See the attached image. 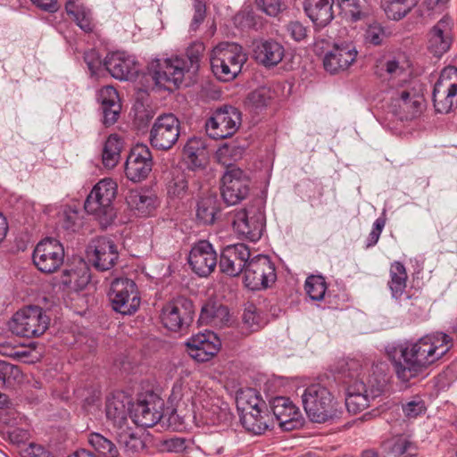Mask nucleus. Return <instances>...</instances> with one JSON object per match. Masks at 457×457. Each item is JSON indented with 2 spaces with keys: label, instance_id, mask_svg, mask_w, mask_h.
<instances>
[{
  "label": "nucleus",
  "instance_id": "11",
  "mask_svg": "<svg viewBox=\"0 0 457 457\" xmlns=\"http://www.w3.org/2000/svg\"><path fill=\"white\" fill-rule=\"evenodd\" d=\"M49 319L38 306H27L19 310L9 322L11 331L20 337H35L45 333Z\"/></svg>",
  "mask_w": 457,
  "mask_h": 457
},
{
  "label": "nucleus",
  "instance_id": "44",
  "mask_svg": "<svg viewBox=\"0 0 457 457\" xmlns=\"http://www.w3.org/2000/svg\"><path fill=\"white\" fill-rule=\"evenodd\" d=\"M242 320L243 327L248 332L257 331L265 324V320L258 312L256 306L252 303L245 306Z\"/></svg>",
  "mask_w": 457,
  "mask_h": 457
},
{
  "label": "nucleus",
  "instance_id": "64",
  "mask_svg": "<svg viewBox=\"0 0 457 457\" xmlns=\"http://www.w3.org/2000/svg\"><path fill=\"white\" fill-rule=\"evenodd\" d=\"M386 71L390 76L397 77L403 73V69L399 65V62L394 59L386 62Z\"/></svg>",
  "mask_w": 457,
  "mask_h": 457
},
{
  "label": "nucleus",
  "instance_id": "32",
  "mask_svg": "<svg viewBox=\"0 0 457 457\" xmlns=\"http://www.w3.org/2000/svg\"><path fill=\"white\" fill-rule=\"evenodd\" d=\"M126 203L136 215H151L158 206L157 196L149 191L131 190L126 196Z\"/></svg>",
  "mask_w": 457,
  "mask_h": 457
},
{
  "label": "nucleus",
  "instance_id": "29",
  "mask_svg": "<svg viewBox=\"0 0 457 457\" xmlns=\"http://www.w3.org/2000/svg\"><path fill=\"white\" fill-rule=\"evenodd\" d=\"M285 56L284 46L276 40H261L254 43L253 57L266 68L277 66Z\"/></svg>",
  "mask_w": 457,
  "mask_h": 457
},
{
  "label": "nucleus",
  "instance_id": "37",
  "mask_svg": "<svg viewBox=\"0 0 457 457\" xmlns=\"http://www.w3.org/2000/svg\"><path fill=\"white\" fill-rule=\"evenodd\" d=\"M199 320L202 323L222 327L229 321L228 310L224 305L207 303L202 308Z\"/></svg>",
  "mask_w": 457,
  "mask_h": 457
},
{
  "label": "nucleus",
  "instance_id": "20",
  "mask_svg": "<svg viewBox=\"0 0 457 457\" xmlns=\"http://www.w3.org/2000/svg\"><path fill=\"white\" fill-rule=\"evenodd\" d=\"M87 258L96 270H109L119 259L117 245L108 237H97L87 247Z\"/></svg>",
  "mask_w": 457,
  "mask_h": 457
},
{
  "label": "nucleus",
  "instance_id": "42",
  "mask_svg": "<svg viewBox=\"0 0 457 457\" xmlns=\"http://www.w3.org/2000/svg\"><path fill=\"white\" fill-rule=\"evenodd\" d=\"M61 281L66 287L74 291H79L88 284L89 274L85 268L79 270H65L62 272Z\"/></svg>",
  "mask_w": 457,
  "mask_h": 457
},
{
  "label": "nucleus",
  "instance_id": "52",
  "mask_svg": "<svg viewBox=\"0 0 457 457\" xmlns=\"http://www.w3.org/2000/svg\"><path fill=\"white\" fill-rule=\"evenodd\" d=\"M21 378V372L17 366L0 361V385L19 380Z\"/></svg>",
  "mask_w": 457,
  "mask_h": 457
},
{
  "label": "nucleus",
  "instance_id": "19",
  "mask_svg": "<svg viewBox=\"0 0 457 457\" xmlns=\"http://www.w3.org/2000/svg\"><path fill=\"white\" fill-rule=\"evenodd\" d=\"M185 345L192 359L197 362H205L218 353L221 342L214 332L205 330L190 337Z\"/></svg>",
  "mask_w": 457,
  "mask_h": 457
},
{
  "label": "nucleus",
  "instance_id": "59",
  "mask_svg": "<svg viewBox=\"0 0 457 457\" xmlns=\"http://www.w3.org/2000/svg\"><path fill=\"white\" fill-rule=\"evenodd\" d=\"M426 408L421 400H413L403 406L404 414L409 418H416L425 411Z\"/></svg>",
  "mask_w": 457,
  "mask_h": 457
},
{
  "label": "nucleus",
  "instance_id": "54",
  "mask_svg": "<svg viewBox=\"0 0 457 457\" xmlns=\"http://www.w3.org/2000/svg\"><path fill=\"white\" fill-rule=\"evenodd\" d=\"M271 99L270 91L267 88H259L252 92L248 100L255 108L266 106Z\"/></svg>",
  "mask_w": 457,
  "mask_h": 457
},
{
  "label": "nucleus",
  "instance_id": "51",
  "mask_svg": "<svg viewBox=\"0 0 457 457\" xmlns=\"http://www.w3.org/2000/svg\"><path fill=\"white\" fill-rule=\"evenodd\" d=\"M199 449L207 456H215L223 453L222 439L219 435L206 437Z\"/></svg>",
  "mask_w": 457,
  "mask_h": 457
},
{
  "label": "nucleus",
  "instance_id": "63",
  "mask_svg": "<svg viewBox=\"0 0 457 457\" xmlns=\"http://www.w3.org/2000/svg\"><path fill=\"white\" fill-rule=\"evenodd\" d=\"M41 9L49 12H54L58 10V4L56 0H31Z\"/></svg>",
  "mask_w": 457,
  "mask_h": 457
},
{
  "label": "nucleus",
  "instance_id": "28",
  "mask_svg": "<svg viewBox=\"0 0 457 457\" xmlns=\"http://www.w3.org/2000/svg\"><path fill=\"white\" fill-rule=\"evenodd\" d=\"M453 20L445 16L431 29L428 34V48L436 55L447 52L453 41Z\"/></svg>",
  "mask_w": 457,
  "mask_h": 457
},
{
  "label": "nucleus",
  "instance_id": "49",
  "mask_svg": "<svg viewBox=\"0 0 457 457\" xmlns=\"http://www.w3.org/2000/svg\"><path fill=\"white\" fill-rule=\"evenodd\" d=\"M120 432L118 433V441L123 445L125 450L129 453L138 452L144 447V443L140 437L130 432L125 426Z\"/></svg>",
  "mask_w": 457,
  "mask_h": 457
},
{
  "label": "nucleus",
  "instance_id": "3",
  "mask_svg": "<svg viewBox=\"0 0 457 457\" xmlns=\"http://www.w3.org/2000/svg\"><path fill=\"white\" fill-rule=\"evenodd\" d=\"M341 380L345 390V406L348 412L357 414L367 409L370 402L379 396L386 385V376L378 374L363 381L362 364L348 360L341 366Z\"/></svg>",
  "mask_w": 457,
  "mask_h": 457
},
{
  "label": "nucleus",
  "instance_id": "61",
  "mask_svg": "<svg viewBox=\"0 0 457 457\" xmlns=\"http://www.w3.org/2000/svg\"><path fill=\"white\" fill-rule=\"evenodd\" d=\"M194 7L195 13L191 22V29L196 30L205 18V5L202 1H195Z\"/></svg>",
  "mask_w": 457,
  "mask_h": 457
},
{
  "label": "nucleus",
  "instance_id": "56",
  "mask_svg": "<svg viewBox=\"0 0 457 457\" xmlns=\"http://www.w3.org/2000/svg\"><path fill=\"white\" fill-rule=\"evenodd\" d=\"M6 435L9 441L13 445L24 444L29 438V432L24 428L11 427L7 429Z\"/></svg>",
  "mask_w": 457,
  "mask_h": 457
},
{
  "label": "nucleus",
  "instance_id": "47",
  "mask_svg": "<svg viewBox=\"0 0 457 457\" xmlns=\"http://www.w3.org/2000/svg\"><path fill=\"white\" fill-rule=\"evenodd\" d=\"M305 290L311 299L320 301L324 298L327 286L323 277L310 276L305 281Z\"/></svg>",
  "mask_w": 457,
  "mask_h": 457
},
{
  "label": "nucleus",
  "instance_id": "40",
  "mask_svg": "<svg viewBox=\"0 0 457 457\" xmlns=\"http://www.w3.org/2000/svg\"><path fill=\"white\" fill-rule=\"evenodd\" d=\"M237 405L242 413L260 411L266 407V403L260 398L257 392L252 388L242 390L237 394Z\"/></svg>",
  "mask_w": 457,
  "mask_h": 457
},
{
  "label": "nucleus",
  "instance_id": "31",
  "mask_svg": "<svg viewBox=\"0 0 457 457\" xmlns=\"http://www.w3.org/2000/svg\"><path fill=\"white\" fill-rule=\"evenodd\" d=\"M97 100L103 111L105 126L114 124L121 111V104L117 90L112 86H104L97 92Z\"/></svg>",
  "mask_w": 457,
  "mask_h": 457
},
{
  "label": "nucleus",
  "instance_id": "57",
  "mask_svg": "<svg viewBox=\"0 0 457 457\" xmlns=\"http://www.w3.org/2000/svg\"><path fill=\"white\" fill-rule=\"evenodd\" d=\"M163 448L170 453H183L187 448V440L182 437H171L162 443Z\"/></svg>",
  "mask_w": 457,
  "mask_h": 457
},
{
  "label": "nucleus",
  "instance_id": "10",
  "mask_svg": "<svg viewBox=\"0 0 457 457\" xmlns=\"http://www.w3.org/2000/svg\"><path fill=\"white\" fill-rule=\"evenodd\" d=\"M389 108L400 120H412L422 113L425 100L420 89L410 82L401 85L392 92Z\"/></svg>",
  "mask_w": 457,
  "mask_h": 457
},
{
  "label": "nucleus",
  "instance_id": "46",
  "mask_svg": "<svg viewBox=\"0 0 457 457\" xmlns=\"http://www.w3.org/2000/svg\"><path fill=\"white\" fill-rule=\"evenodd\" d=\"M386 445L395 457H411L416 454L414 445L403 436L395 437L393 440L387 442Z\"/></svg>",
  "mask_w": 457,
  "mask_h": 457
},
{
  "label": "nucleus",
  "instance_id": "33",
  "mask_svg": "<svg viewBox=\"0 0 457 457\" xmlns=\"http://www.w3.org/2000/svg\"><path fill=\"white\" fill-rule=\"evenodd\" d=\"M161 403L138 402L131 410L134 422L141 427L154 426L162 417Z\"/></svg>",
  "mask_w": 457,
  "mask_h": 457
},
{
  "label": "nucleus",
  "instance_id": "41",
  "mask_svg": "<svg viewBox=\"0 0 457 457\" xmlns=\"http://www.w3.org/2000/svg\"><path fill=\"white\" fill-rule=\"evenodd\" d=\"M415 5L414 0H383L382 7L388 19L399 21Z\"/></svg>",
  "mask_w": 457,
  "mask_h": 457
},
{
  "label": "nucleus",
  "instance_id": "26",
  "mask_svg": "<svg viewBox=\"0 0 457 457\" xmlns=\"http://www.w3.org/2000/svg\"><path fill=\"white\" fill-rule=\"evenodd\" d=\"M357 50L353 43L336 44L326 54L323 65L327 71L337 73L346 70L356 59Z\"/></svg>",
  "mask_w": 457,
  "mask_h": 457
},
{
  "label": "nucleus",
  "instance_id": "38",
  "mask_svg": "<svg viewBox=\"0 0 457 457\" xmlns=\"http://www.w3.org/2000/svg\"><path fill=\"white\" fill-rule=\"evenodd\" d=\"M122 147V141L118 136L108 137L102 151V162L106 169H112L118 164Z\"/></svg>",
  "mask_w": 457,
  "mask_h": 457
},
{
  "label": "nucleus",
  "instance_id": "58",
  "mask_svg": "<svg viewBox=\"0 0 457 457\" xmlns=\"http://www.w3.org/2000/svg\"><path fill=\"white\" fill-rule=\"evenodd\" d=\"M255 4L260 10L270 16L277 15L281 8L280 0H255Z\"/></svg>",
  "mask_w": 457,
  "mask_h": 457
},
{
  "label": "nucleus",
  "instance_id": "22",
  "mask_svg": "<svg viewBox=\"0 0 457 457\" xmlns=\"http://www.w3.org/2000/svg\"><path fill=\"white\" fill-rule=\"evenodd\" d=\"M153 168L152 154L145 145H135L126 160L125 173L134 182L146 179Z\"/></svg>",
  "mask_w": 457,
  "mask_h": 457
},
{
  "label": "nucleus",
  "instance_id": "6",
  "mask_svg": "<svg viewBox=\"0 0 457 457\" xmlns=\"http://www.w3.org/2000/svg\"><path fill=\"white\" fill-rule=\"evenodd\" d=\"M247 55L241 46L222 42L210 54L211 68L214 76L221 81L233 80L242 71Z\"/></svg>",
  "mask_w": 457,
  "mask_h": 457
},
{
  "label": "nucleus",
  "instance_id": "24",
  "mask_svg": "<svg viewBox=\"0 0 457 457\" xmlns=\"http://www.w3.org/2000/svg\"><path fill=\"white\" fill-rule=\"evenodd\" d=\"M188 264L199 277L209 276L217 264V254L212 245L206 240L195 243L189 252Z\"/></svg>",
  "mask_w": 457,
  "mask_h": 457
},
{
  "label": "nucleus",
  "instance_id": "23",
  "mask_svg": "<svg viewBox=\"0 0 457 457\" xmlns=\"http://www.w3.org/2000/svg\"><path fill=\"white\" fill-rule=\"evenodd\" d=\"M250 256V249L245 244L227 245L220 254V271L231 277L239 275L245 271L247 262L251 260Z\"/></svg>",
  "mask_w": 457,
  "mask_h": 457
},
{
  "label": "nucleus",
  "instance_id": "50",
  "mask_svg": "<svg viewBox=\"0 0 457 457\" xmlns=\"http://www.w3.org/2000/svg\"><path fill=\"white\" fill-rule=\"evenodd\" d=\"M58 222L64 229L74 230L79 225V214L75 208L64 207L59 212Z\"/></svg>",
  "mask_w": 457,
  "mask_h": 457
},
{
  "label": "nucleus",
  "instance_id": "27",
  "mask_svg": "<svg viewBox=\"0 0 457 457\" xmlns=\"http://www.w3.org/2000/svg\"><path fill=\"white\" fill-rule=\"evenodd\" d=\"M272 419L274 418L279 427L287 431L293 430L301 426V412L299 409L286 397H276L271 402Z\"/></svg>",
  "mask_w": 457,
  "mask_h": 457
},
{
  "label": "nucleus",
  "instance_id": "18",
  "mask_svg": "<svg viewBox=\"0 0 457 457\" xmlns=\"http://www.w3.org/2000/svg\"><path fill=\"white\" fill-rule=\"evenodd\" d=\"M241 123L240 112L228 106L217 110L206 121L205 129L210 137L222 139L231 137Z\"/></svg>",
  "mask_w": 457,
  "mask_h": 457
},
{
  "label": "nucleus",
  "instance_id": "14",
  "mask_svg": "<svg viewBox=\"0 0 457 457\" xmlns=\"http://www.w3.org/2000/svg\"><path fill=\"white\" fill-rule=\"evenodd\" d=\"M244 278L245 287L251 290L267 288L276 281L275 265L267 255L258 254L247 262Z\"/></svg>",
  "mask_w": 457,
  "mask_h": 457
},
{
  "label": "nucleus",
  "instance_id": "7",
  "mask_svg": "<svg viewBox=\"0 0 457 457\" xmlns=\"http://www.w3.org/2000/svg\"><path fill=\"white\" fill-rule=\"evenodd\" d=\"M301 397L312 421L323 423L337 415V401L327 386L320 383L312 384L303 390Z\"/></svg>",
  "mask_w": 457,
  "mask_h": 457
},
{
  "label": "nucleus",
  "instance_id": "1",
  "mask_svg": "<svg viewBox=\"0 0 457 457\" xmlns=\"http://www.w3.org/2000/svg\"><path fill=\"white\" fill-rule=\"evenodd\" d=\"M452 346L448 335L436 333L416 341L389 345L386 352L397 378L407 383L441 359Z\"/></svg>",
  "mask_w": 457,
  "mask_h": 457
},
{
  "label": "nucleus",
  "instance_id": "53",
  "mask_svg": "<svg viewBox=\"0 0 457 457\" xmlns=\"http://www.w3.org/2000/svg\"><path fill=\"white\" fill-rule=\"evenodd\" d=\"M385 37V31L382 26L378 22H373L368 26L365 31L364 38L367 44L373 46L380 45Z\"/></svg>",
  "mask_w": 457,
  "mask_h": 457
},
{
  "label": "nucleus",
  "instance_id": "48",
  "mask_svg": "<svg viewBox=\"0 0 457 457\" xmlns=\"http://www.w3.org/2000/svg\"><path fill=\"white\" fill-rule=\"evenodd\" d=\"M216 207L212 198H206L197 204L196 218L205 225L212 224L215 220Z\"/></svg>",
  "mask_w": 457,
  "mask_h": 457
},
{
  "label": "nucleus",
  "instance_id": "25",
  "mask_svg": "<svg viewBox=\"0 0 457 457\" xmlns=\"http://www.w3.org/2000/svg\"><path fill=\"white\" fill-rule=\"evenodd\" d=\"M104 68L116 79L129 80L137 73L135 57L124 52L109 54L104 61Z\"/></svg>",
  "mask_w": 457,
  "mask_h": 457
},
{
  "label": "nucleus",
  "instance_id": "60",
  "mask_svg": "<svg viewBox=\"0 0 457 457\" xmlns=\"http://www.w3.org/2000/svg\"><path fill=\"white\" fill-rule=\"evenodd\" d=\"M287 31L295 41H302L307 36L306 28L299 21H292L287 26Z\"/></svg>",
  "mask_w": 457,
  "mask_h": 457
},
{
  "label": "nucleus",
  "instance_id": "36",
  "mask_svg": "<svg viewBox=\"0 0 457 457\" xmlns=\"http://www.w3.org/2000/svg\"><path fill=\"white\" fill-rule=\"evenodd\" d=\"M65 11L84 32L90 33L94 30L95 23L92 12L83 4H78L74 0H68Z\"/></svg>",
  "mask_w": 457,
  "mask_h": 457
},
{
  "label": "nucleus",
  "instance_id": "30",
  "mask_svg": "<svg viewBox=\"0 0 457 457\" xmlns=\"http://www.w3.org/2000/svg\"><path fill=\"white\" fill-rule=\"evenodd\" d=\"M131 401L122 393L115 394L107 398L105 414L114 428L122 429L127 426L128 414L130 411Z\"/></svg>",
  "mask_w": 457,
  "mask_h": 457
},
{
  "label": "nucleus",
  "instance_id": "21",
  "mask_svg": "<svg viewBox=\"0 0 457 457\" xmlns=\"http://www.w3.org/2000/svg\"><path fill=\"white\" fill-rule=\"evenodd\" d=\"M192 303L183 297L167 303L161 313L163 326L170 331H179L192 320Z\"/></svg>",
  "mask_w": 457,
  "mask_h": 457
},
{
  "label": "nucleus",
  "instance_id": "17",
  "mask_svg": "<svg viewBox=\"0 0 457 457\" xmlns=\"http://www.w3.org/2000/svg\"><path fill=\"white\" fill-rule=\"evenodd\" d=\"M234 231L241 237L252 242L258 241L264 227V215L255 207L235 212L232 218Z\"/></svg>",
  "mask_w": 457,
  "mask_h": 457
},
{
  "label": "nucleus",
  "instance_id": "5",
  "mask_svg": "<svg viewBox=\"0 0 457 457\" xmlns=\"http://www.w3.org/2000/svg\"><path fill=\"white\" fill-rule=\"evenodd\" d=\"M195 47L197 54L188 58L173 56L153 61L150 64V72L155 84L167 90L178 87L182 83L186 72L198 67L199 54L203 52L204 46L197 44Z\"/></svg>",
  "mask_w": 457,
  "mask_h": 457
},
{
  "label": "nucleus",
  "instance_id": "2",
  "mask_svg": "<svg viewBox=\"0 0 457 457\" xmlns=\"http://www.w3.org/2000/svg\"><path fill=\"white\" fill-rule=\"evenodd\" d=\"M170 401L177 403V408L170 417V420L179 418L178 413H193L183 415L179 426L186 424L190 418L197 426H214L230 420V411L227 403L222 401L212 390L199 388L194 395L186 390L182 384L174 385Z\"/></svg>",
  "mask_w": 457,
  "mask_h": 457
},
{
  "label": "nucleus",
  "instance_id": "43",
  "mask_svg": "<svg viewBox=\"0 0 457 457\" xmlns=\"http://www.w3.org/2000/svg\"><path fill=\"white\" fill-rule=\"evenodd\" d=\"M88 443L104 457H118L119 455V451L116 445L111 440L99 433L89 434Z\"/></svg>",
  "mask_w": 457,
  "mask_h": 457
},
{
  "label": "nucleus",
  "instance_id": "13",
  "mask_svg": "<svg viewBox=\"0 0 457 457\" xmlns=\"http://www.w3.org/2000/svg\"><path fill=\"white\" fill-rule=\"evenodd\" d=\"M435 109L440 113H449L457 108V69L445 68L433 90Z\"/></svg>",
  "mask_w": 457,
  "mask_h": 457
},
{
  "label": "nucleus",
  "instance_id": "9",
  "mask_svg": "<svg viewBox=\"0 0 457 457\" xmlns=\"http://www.w3.org/2000/svg\"><path fill=\"white\" fill-rule=\"evenodd\" d=\"M117 184L112 179L100 180L91 190L85 202V210L95 215L102 224H110L115 218L112 202L116 196Z\"/></svg>",
  "mask_w": 457,
  "mask_h": 457
},
{
  "label": "nucleus",
  "instance_id": "8",
  "mask_svg": "<svg viewBox=\"0 0 457 457\" xmlns=\"http://www.w3.org/2000/svg\"><path fill=\"white\" fill-rule=\"evenodd\" d=\"M335 0H304L303 10L315 27L324 28L334 19ZM341 12L353 21L361 18L358 0H336Z\"/></svg>",
  "mask_w": 457,
  "mask_h": 457
},
{
  "label": "nucleus",
  "instance_id": "16",
  "mask_svg": "<svg viewBox=\"0 0 457 457\" xmlns=\"http://www.w3.org/2000/svg\"><path fill=\"white\" fill-rule=\"evenodd\" d=\"M32 259L38 270L44 273H54L63 263V246L56 239L45 238L36 245Z\"/></svg>",
  "mask_w": 457,
  "mask_h": 457
},
{
  "label": "nucleus",
  "instance_id": "62",
  "mask_svg": "<svg viewBox=\"0 0 457 457\" xmlns=\"http://www.w3.org/2000/svg\"><path fill=\"white\" fill-rule=\"evenodd\" d=\"M24 457H53L52 454L37 445H29L24 451Z\"/></svg>",
  "mask_w": 457,
  "mask_h": 457
},
{
  "label": "nucleus",
  "instance_id": "34",
  "mask_svg": "<svg viewBox=\"0 0 457 457\" xmlns=\"http://www.w3.org/2000/svg\"><path fill=\"white\" fill-rule=\"evenodd\" d=\"M184 159L192 170L203 168L208 160L205 141L200 137H192L184 146Z\"/></svg>",
  "mask_w": 457,
  "mask_h": 457
},
{
  "label": "nucleus",
  "instance_id": "12",
  "mask_svg": "<svg viewBox=\"0 0 457 457\" xmlns=\"http://www.w3.org/2000/svg\"><path fill=\"white\" fill-rule=\"evenodd\" d=\"M108 296L112 309L123 315L135 313L140 305V296L136 283L126 278H115Z\"/></svg>",
  "mask_w": 457,
  "mask_h": 457
},
{
  "label": "nucleus",
  "instance_id": "39",
  "mask_svg": "<svg viewBox=\"0 0 457 457\" xmlns=\"http://www.w3.org/2000/svg\"><path fill=\"white\" fill-rule=\"evenodd\" d=\"M390 280L388 286L394 298H400L406 288L407 272L400 262H395L390 266Z\"/></svg>",
  "mask_w": 457,
  "mask_h": 457
},
{
  "label": "nucleus",
  "instance_id": "55",
  "mask_svg": "<svg viewBox=\"0 0 457 457\" xmlns=\"http://www.w3.org/2000/svg\"><path fill=\"white\" fill-rule=\"evenodd\" d=\"M84 60L91 74L98 75L99 71L104 66V62H102L99 54L96 50L91 49L85 53Z\"/></svg>",
  "mask_w": 457,
  "mask_h": 457
},
{
  "label": "nucleus",
  "instance_id": "4",
  "mask_svg": "<svg viewBox=\"0 0 457 457\" xmlns=\"http://www.w3.org/2000/svg\"><path fill=\"white\" fill-rule=\"evenodd\" d=\"M243 148L225 145L217 151L220 162L228 166L222 177L221 196L228 205H234L245 199L249 193V178L245 172L237 167L229 166L228 157L231 160L240 159Z\"/></svg>",
  "mask_w": 457,
  "mask_h": 457
},
{
  "label": "nucleus",
  "instance_id": "45",
  "mask_svg": "<svg viewBox=\"0 0 457 457\" xmlns=\"http://www.w3.org/2000/svg\"><path fill=\"white\" fill-rule=\"evenodd\" d=\"M187 189L186 175L176 170L171 172V178L167 183V192L170 197H182Z\"/></svg>",
  "mask_w": 457,
  "mask_h": 457
},
{
  "label": "nucleus",
  "instance_id": "35",
  "mask_svg": "<svg viewBox=\"0 0 457 457\" xmlns=\"http://www.w3.org/2000/svg\"><path fill=\"white\" fill-rule=\"evenodd\" d=\"M240 420L245 430L253 435H262L271 426L272 416L265 407L260 411L241 413Z\"/></svg>",
  "mask_w": 457,
  "mask_h": 457
},
{
  "label": "nucleus",
  "instance_id": "15",
  "mask_svg": "<svg viewBox=\"0 0 457 457\" xmlns=\"http://www.w3.org/2000/svg\"><path fill=\"white\" fill-rule=\"evenodd\" d=\"M180 133V122L172 113L158 116L150 130V144L159 150H169L178 141Z\"/></svg>",
  "mask_w": 457,
  "mask_h": 457
}]
</instances>
